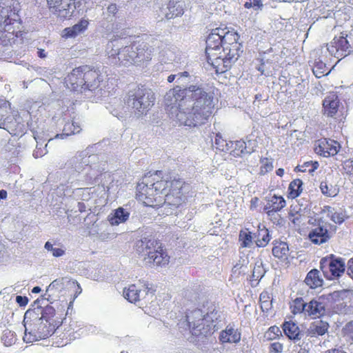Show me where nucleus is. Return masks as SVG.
<instances>
[{
    "mask_svg": "<svg viewBox=\"0 0 353 353\" xmlns=\"http://www.w3.org/2000/svg\"><path fill=\"white\" fill-rule=\"evenodd\" d=\"M215 101L212 94L196 85L188 88L176 85L165 96V110L179 125L195 128L207 123L214 114Z\"/></svg>",
    "mask_w": 353,
    "mask_h": 353,
    "instance_id": "nucleus-1",
    "label": "nucleus"
},
{
    "mask_svg": "<svg viewBox=\"0 0 353 353\" xmlns=\"http://www.w3.org/2000/svg\"><path fill=\"white\" fill-rule=\"evenodd\" d=\"M185 182L172 178L162 170L145 174L137 185L136 199L145 206L159 208L163 205L177 208L186 200L183 192Z\"/></svg>",
    "mask_w": 353,
    "mask_h": 353,
    "instance_id": "nucleus-2",
    "label": "nucleus"
},
{
    "mask_svg": "<svg viewBox=\"0 0 353 353\" xmlns=\"http://www.w3.org/2000/svg\"><path fill=\"white\" fill-rule=\"evenodd\" d=\"M20 3L17 0L0 1V43L3 46L23 43V32L19 30L21 23L19 16Z\"/></svg>",
    "mask_w": 353,
    "mask_h": 353,
    "instance_id": "nucleus-3",
    "label": "nucleus"
},
{
    "mask_svg": "<svg viewBox=\"0 0 353 353\" xmlns=\"http://www.w3.org/2000/svg\"><path fill=\"white\" fill-rule=\"evenodd\" d=\"M101 81L100 72L88 65L74 68L65 78L67 88L81 94L94 91L100 86Z\"/></svg>",
    "mask_w": 353,
    "mask_h": 353,
    "instance_id": "nucleus-4",
    "label": "nucleus"
},
{
    "mask_svg": "<svg viewBox=\"0 0 353 353\" xmlns=\"http://www.w3.org/2000/svg\"><path fill=\"white\" fill-rule=\"evenodd\" d=\"M206 44L209 45L210 49L222 47L221 52L231 56L233 60H238L243 52L240 35L234 29L227 27L212 30L207 37Z\"/></svg>",
    "mask_w": 353,
    "mask_h": 353,
    "instance_id": "nucleus-5",
    "label": "nucleus"
},
{
    "mask_svg": "<svg viewBox=\"0 0 353 353\" xmlns=\"http://www.w3.org/2000/svg\"><path fill=\"white\" fill-rule=\"evenodd\" d=\"M23 324L25 327L23 340L26 343L46 339L54 334L51 328H48L49 325L42 316H39L34 310L26 312Z\"/></svg>",
    "mask_w": 353,
    "mask_h": 353,
    "instance_id": "nucleus-6",
    "label": "nucleus"
},
{
    "mask_svg": "<svg viewBox=\"0 0 353 353\" xmlns=\"http://www.w3.org/2000/svg\"><path fill=\"white\" fill-rule=\"evenodd\" d=\"M137 252L150 264L165 266L170 261V256L163 249L162 243L154 239L144 237L136 243Z\"/></svg>",
    "mask_w": 353,
    "mask_h": 353,
    "instance_id": "nucleus-7",
    "label": "nucleus"
},
{
    "mask_svg": "<svg viewBox=\"0 0 353 353\" xmlns=\"http://www.w3.org/2000/svg\"><path fill=\"white\" fill-rule=\"evenodd\" d=\"M155 97L154 93L137 87L128 92L126 105L136 114H146L154 105Z\"/></svg>",
    "mask_w": 353,
    "mask_h": 353,
    "instance_id": "nucleus-8",
    "label": "nucleus"
},
{
    "mask_svg": "<svg viewBox=\"0 0 353 353\" xmlns=\"http://www.w3.org/2000/svg\"><path fill=\"white\" fill-rule=\"evenodd\" d=\"M326 50L331 57L337 59L353 54V28L348 32H341L339 35H336L330 43L326 44Z\"/></svg>",
    "mask_w": 353,
    "mask_h": 353,
    "instance_id": "nucleus-9",
    "label": "nucleus"
},
{
    "mask_svg": "<svg viewBox=\"0 0 353 353\" xmlns=\"http://www.w3.org/2000/svg\"><path fill=\"white\" fill-rule=\"evenodd\" d=\"M108 63L113 67L137 66L134 41L120 49L113 48L107 52Z\"/></svg>",
    "mask_w": 353,
    "mask_h": 353,
    "instance_id": "nucleus-10",
    "label": "nucleus"
},
{
    "mask_svg": "<svg viewBox=\"0 0 353 353\" xmlns=\"http://www.w3.org/2000/svg\"><path fill=\"white\" fill-rule=\"evenodd\" d=\"M320 269L324 277L329 281L339 279L345 272L344 259L333 254L323 257L320 261Z\"/></svg>",
    "mask_w": 353,
    "mask_h": 353,
    "instance_id": "nucleus-11",
    "label": "nucleus"
},
{
    "mask_svg": "<svg viewBox=\"0 0 353 353\" xmlns=\"http://www.w3.org/2000/svg\"><path fill=\"white\" fill-rule=\"evenodd\" d=\"M206 44L205 54L208 62L214 68L216 73L222 74L230 70L237 60H233L231 56L223 54L221 55V49L212 48L210 49Z\"/></svg>",
    "mask_w": 353,
    "mask_h": 353,
    "instance_id": "nucleus-12",
    "label": "nucleus"
},
{
    "mask_svg": "<svg viewBox=\"0 0 353 353\" xmlns=\"http://www.w3.org/2000/svg\"><path fill=\"white\" fill-rule=\"evenodd\" d=\"M0 128L6 130L12 136H22L25 133L24 124L13 117L10 107L7 105L0 106Z\"/></svg>",
    "mask_w": 353,
    "mask_h": 353,
    "instance_id": "nucleus-13",
    "label": "nucleus"
},
{
    "mask_svg": "<svg viewBox=\"0 0 353 353\" xmlns=\"http://www.w3.org/2000/svg\"><path fill=\"white\" fill-rule=\"evenodd\" d=\"M76 0H46L50 13L58 18L66 19L74 15Z\"/></svg>",
    "mask_w": 353,
    "mask_h": 353,
    "instance_id": "nucleus-14",
    "label": "nucleus"
},
{
    "mask_svg": "<svg viewBox=\"0 0 353 353\" xmlns=\"http://www.w3.org/2000/svg\"><path fill=\"white\" fill-rule=\"evenodd\" d=\"M68 314V311L65 310H55L52 306H46L43 308L41 316L44 319L46 323H48L49 327L54 333L55 331L63 324V320L65 319V316Z\"/></svg>",
    "mask_w": 353,
    "mask_h": 353,
    "instance_id": "nucleus-15",
    "label": "nucleus"
},
{
    "mask_svg": "<svg viewBox=\"0 0 353 353\" xmlns=\"http://www.w3.org/2000/svg\"><path fill=\"white\" fill-rule=\"evenodd\" d=\"M137 67H145L152 61L154 49L149 44L141 40L134 41Z\"/></svg>",
    "mask_w": 353,
    "mask_h": 353,
    "instance_id": "nucleus-16",
    "label": "nucleus"
},
{
    "mask_svg": "<svg viewBox=\"0 0 353 353\" xmlns=\"http://www.w3.org/2000/svg\"><path fill=\"white\" fill-rule=\"evenodd\" d=\"M314 152L323 157H329L336 155L339 149L340 144L330 139L321 138L315 141Z\"/></svg>",
    "mask_w": 353,
    "mask_h": 353,
    "instance_id": "nucleus-17",
    "label": "nucleus"
},
{
    "mask_svg": "<svg viewBox=\"0 0 353 353\" xmlns=\"http://www.w3.org/2000/svg\"><path fill=\"white\" fill-rule=\"evenodd\" d=\"M187 321L189 326L192 328L193 331L197 330L199 332L198 334L206 336L212 333V327L210 325H207V328H205L204 326L207 321L203 318L200 310H194L190 315H188Z\"/></svg>",
    "mask_w": 353,
    "mask_h": 353,
    "instance_id": "nucleus-18",
    "label": "nucleus"
},
{
    "mask_svg": "<svg viewBox=\"0 0 353 353\" xmlns=\"http://www.w3.org/2000/svg\"><path fill=\"white\" fill-rule=\"evenodd\" d=\"M265 202L263 210L270 219H272L276 213L281 211L286 206V201L281 195L273 194L266 197Z\"/></svg>",
    "mask_w": 353,
    "mask_h": 353,
    "instance_id": "nucleus-19",
    "label": "nucleus"
},
{
    "mask_svg": "<svg viewBox=\"0 0 353 353\" xmlns=\"http://www.w3.org/2000/svg\"><path fill=\"white\" fill-rule=\"evenodd\" d=\"M341 101L336 92H330L323 100L322 112L323 114L328 117H334L339 110Z\"/></svg>",
    "mask_w": 353,
    "mask_h": 353,
    "instance_id": "nucleus-20",
    "label": "nucleus"
},
{
    "mask_svg": "<svg viewBox=\"0 0 353 353\" xmlns=\"http://www.w3.org/2000/svg\"><path fill=\"white\" fill-rule=\"evenodd\" d=\"M332 297L334 301L332 306V312L338 314H346L348 311L350 299L342 292H334Z\"/></svg>",
    "mask_w": 353,
    "mask_h": 353,
    "instance_id": "nucleus-21",
    "label": "nucleus"
},
{
    "mask_svg": "<svg viewBox=\"0 0 353 353\" xmlns=\"http://www.w3.org/2000/svg\"><path fill=\"white\" fill-rule=\"evenodd\" d=\"M241 334L233 326L228 325L219 334V341L221 343H237L241 341Z\"/></svg>",
    "mask_w": 353,
    "mask_h": 353,
    "instance_id": "nucleus-22",
    "label": "nucleus"
},
{
    "mask_svg": "<svg viewBox=\"0 0 353 353\" xmlns=\"http://www.w3.org/2000/svg\"><path fill=\"white\" fill-rule=\"evenodd\" d=\"M308 236L310 240L316 245L324 243L330 239L328 230L322 226H319L313 229L309 233Z\"/></svg>",
    "mask_w": 353,
    "mask_h": 353,
    "instance_id": "nucleus-23",
    "label": "nucleus"
},
{
    "mask_svg": "<svg viewBox=\"0 0 353 353\" xmlns=\"http://www.w3.org/2000/svg\"><path fill=\"white\" fill-rule=\"evenodd\" d=\"M305 314L313 318H320L325 314V307L323 302L316 299L307 303Z\"/></svg>",
    "mask_w": 353,
    "mask_h": 353,
    "instance_id": "nucleus-24",
    "label": "nucleus"
},
{
    "mask_svg": "<svg viewBox=\"0 0 353 353\" xmlns=\"http://www.w3.org/2000/svg\"><path fill=\"white\" fill-rule=\"evenodd\" d=\"M89 25V21L86 19H82L72 27L65 28L63 30V35L65 38H74L78 34L83 32Z\"/></svg>",
    "mask_w": 353,
    "mask_h": 353,
    "instance_id": "nucleus-25",
    "label": "nucleus"
},
{
    "mask_svg": "<svg viewBox=\"0 0 353 353\" xmlns=\"http://www.w3.org/2000/svg\"><path fill=\"white\" fill-rule=\"evenodd\" d=\"M80 330V325L77 321L70 320L68 324H65L63 330L59 336L62 340H65L66 342L72 341L76 339L75 334Z\"/></svg>",
    "mask_w": 353,
    "mask_h": 353,
    "instance_id": "nucleus-26",
    "label": "nucleus"
},
{
    "mask_svg": "<svg viewBox=\"0 0 353 353\" xmlns=\"http://www.w3.org/2000/svg\"><path fill=\"white\" fill-rule=\"evenodd\" d=\"M130 213L122 207L114 210L108 217L111 225H118L128 220Z\"/></svg>",
    "mask_w": 353,
    "mask_h": 353,
    "instance_id": "nucleus-27",
    "label": "nucleus"
},
{
    "mask_svg": "<svg viewBox=\"0 0 353 353\" xmlns=\"http://www.w3.org/2000/svg\"><path fill=\"white\" fill-rule=\"evenodd\" d=\"M330 325L327 322L319 320L311 323L309 329V335L312 337L323 336L327 332Z\"/></svg>",
    "mask_w": 353,
    "mask_h": 353,
    "instance_id": "nucleus-28",
    "label": "nucleus"
},
{
    "mask_svg": "<svg viewBox=\"0 0 353 353\" xmlns=\"http://www.w3.org/2000/svg\"><path fill=\"white\" fill-rule=\"evenodd\" d=\"M305 284L312 289H315L323 285V280L320 276L317 269L311 270L305 279Z\"/></svg>",
    "mask_w": 353,
    "mask_h": 353,
    "instance_id": "nucleus-29",
    "label": "nucleus"
},
{
    "mask_svg": "<svg viewBox=\"0 0 353 353\" xmlns=\"http://www.w3.org/2000/svg\"><path fill=\"white\" fill-rule=\"evenodd\" d=\"M256 244L258 247H265L270 241L269 230L261 223L258 225L256 233L254 234Z\"/></svg>",
    "mask_w": 353,
    "mask_h": 353,
    "instance_id": "nucleus-30",
    "label": "nucleus"
},
{
    "mask_svg": "<svg viewBox=\"0 0 353 353\" xmlns=\"http://www.w3.org/2000/svg\"><path fill=\"white\" fill-rule=\"evenodd\" d=\"M80 125L73 121H67L63 126V132L55 135L54 139H65L67 137L80 132Z\"/></svg>",
    "mask_w": 353,
    "mask_h": 353,
    "instance_id": "nucleus-31",
    "label": "nucleus"
},
{
    "mask_svg": "<svg viewBox=\"0 0 353 353\" xmlns=\"http://www.w3.org/2000/svg\"><path fill=\"white\" fill-rule=\"evenodd\" d=\"M274 257L279 259H286L289 253V247L287 243L281 241H275L272 250Z\"/></svg>",
    "mask_w": 353,
    "mask_h": 353,
    "instance_id": "nucleus-32",
    "label": "nucleus"
},
{
    "mask_svg": "<svg viewBox=\"0 0 353 353\" xmlns=\"http://www.w3.org/2000/svg\"><path fill=\"white\" fill-rule=\"evenodd\" d=\"M228 144V151H226V153L234 157H240L246 150V143L244 141H230Z\"/></svg>",
    "mask_w": 353,
    "mask_h": 353,
    "instance_id": "nucleus-33",
    "label": "nucleus"
},
{
    "mask_svg": "<svg viewBox=\"0 0 353 353\" xmlns=\"http://www.w3.org/2000/svg\"><path fill=\"white\" fill-rule=\"evenodd\" d=\"M290 310L294 315L305 314L307 303H305L302 297H296L289 303Z\"/></svg>",
    "mask_w": 353,
    "mask_h": 353,
    "instance_id": "nucleus-34",
    "label": "nucleus"
},
{
    "mask_svg": "<svg viewBox=\"0 0 353 353\" xmlns=\"http://www.w3.org/2000/svg\"><path fill=\"white\" fill-rule=\"evenodd\" d=\"M302 185L303 182L299 179H296L291 181L288 188V198L294 199L298 197L303 190Z\"/></svg>",
    "mask_w": 353,
    "mask_h": 353,
    "instance_id": "nucleus-35",
    "label": "nucleus"
},
{
    "mask_svg": "<svg viewBox=\"0 0 353 353\" xmlns=\"http://www.w3.org/2000/svg\"><path fill=\"white\" fill-rule=\"evenodd\" d=\"M283 329L285 334L290 339H299L300 333L298 325L292 321H286L283 323Z\"/></svg>",
    "mask_w": 353,
    "mask_h": 353,
    "instance_id": "nucleus-36",
    "label": "nucleus"
},
{
    "mask_svg": "<svg viewBox=\"0 0 353 353\" xmlns=\"http://www.w3.org/2000/svg\"><path fill=\"white\" fill-rule=\"evenodd\" d=\"M140 290L132 284L123 291L124 297L130 303H136L139 301Z\"/></svg>",
    "mask_w": 353,
    "mask_h": 353,
    "instance_id": "nucleus-37",
    "label": "nucleus"
},
{
    "mask_svg": "<svg viewBox=\"0 0 353 353\" xmlns=\"http://www.w3.org/2000/svg\"><path fill=\"white\" fill-rule=\"evenodd\" d=\"M312 72L316 78H321L330 73L327 70L326 64L321 59L315 60L313 66Z\"/></svg>",
    "mask_w": 353,
    "mask_h": 353,
    "instance_id": "nucleus-38",
    "label": "nucleus"
},
{
    "mask_svg": "<svg viewBox=\"0 0 353 353\" xmlns=\"http://www.w3.org/2000/svg\"><path fill=\"white\" fill-rule=\"evenodd\" d=\"M259 303L261 310L263 312H268L272 307V299L270 293L263 291L259 296Z\"/></svg>",
    "mask_w": 353,
    "mask_h": 353,
    "instance_id": "nucleus-39",
    "label": "nucleus"
},
{
    "mask_svg": "<svg viewBox=\"0 0 353 353\" xmlns=\"http://www.w3.org/2000/svg\"><path fill=\"white\" fill-rule=\"evenodd\" d=\"M288 219L294 226L299 227L303 221V216L301 211L296 210L295 207L290 206Z\"/></svg>",
    "mask_w": 353,
    "mask_h": 353,
    "instance_id": "nucleus-40",
    "label": "nucleus"
},
{
    "mask_svg": "<svg viewBox=\"0 0 353 353\" xmlns=\"http://www.w3.org/2000/svg\"><path fill=\"white\" fill-rule=\"evenodd\" d=\"M273 162L274 159L272 158L261 157L259 159V174L265 175L271 172L274 168Z\"/></svg>",
    "mask_w": 353,
    "mask_h": 353,
    "instance_id": "nucleus-41",
    "label": "nucleus"
},
{
    "mask_svg": "<svg viewBox=\"0 0 353 353\" xmlns=\"http://www.w3.org/2000/svg\"><path fill=\"white\" fill-rule=\"evenodd\" d=\"M324 211L327 213L330 219L337 224H341L345 221V216L342 212H337L330 206H325Z\"/></svg>",
    "mask_w": 353,
    "mask_h": 353,
    "instance_id": "nucleus-42",
    "label": "nucleus"
},
{
    "mask_svg": "<svg viewBox=\"0 0 353 353\" xmlns=\"http://www.w3.org/2000/svg\"><path fill=\"white\" fill-rule=\"evenodd\" d=\"M319 166V163L318 161H310L304 162L302 165H299L296 167L295 170L298 172L312 173L316 170Z\"/></svg>",
    "mask_w": 353,
    "mask_h": 353,
    "instance_id": "nucleus-43",
    "label": "nucleus"
},
{
    "mask_svg": "<svg viewBox=\"0 0 353 353\" xmlns=\"http://www.w3.org/2000/svg\"><path fill=\"white\" fill-rule=\"evenodd\" d=\"M242 248L249 247L252 242V233L248 229L241 230L239 236Z\"/></svg>",
    "mask_w": 353,
    "mask_h": 353,
    "instance_id": "nucleus-44",
    "label": "nucleus"
},
{
    "mask_svg": "<svg viewBox=\"0 0 353 353\" xmlns=\"http://www.w3.org/2000/svg\"><path fill=\"white\" fill-rule=\"evenodd\" d=\"M214 145L216 148L221 152L226 153V151H228V141L225 140L219 132L216 133L215 136Z\"/></svg>",
    "mask_w": 353,
    "mask_h": 353,
    "instance_id": "nucleus-45",
    "label": "nucleus"
},
{
    "mask_svg": "<svg viewBox=\"0 0 353 353\" xmlns=\"http://www.w3.org/2000/svg\"><path fill=\"white\" fill-rule=\"evenodd\" d=\"M281 336L280 328L276 325L271 326L265 333V337L269 341H272Z\"/></svg>",
    "mask_w": 353,
    "mask_h": 353,
    "instance_id": "nucleus-46",
    "label": "nucleus"
},
{
    "mask_svg": "<svg viewBox=\"0 0 353 353\" xmlns=\"http://www.w3.org/2000/svg\"><path fill=\"white\" fill-rule=\"evenodd\" d=\"M321 192L327 196H334L336 193L332 186L329 187L326 181H322L320 185Z\"/></svg>",
    "mask_w": 353,
    "mask_h": 353,
    "instance_id": "nucleus-47",
    "label": "nucleus"
},
{
    "mask_svg": "<svg viewBox=\"0 0 353 353\" xmlns=\"http://www.w3.org/2000/svg\"><path fill=\"white\" fill-rule=\"evenodd\" d=\"M344 335L353 342V321L348 322L343 327Z\"/></svg>",
    "mask_w": 353,
    "mask_h": 353,
    "instance_id": "nucleus-48",
    "label": "nucleus"
},
{
    "mask_svg": "<svg viewBox=\"0 0 353 353\" xmlns=\"http://www.w3.org/2000/svg\"><path fill=\"white\" fill-rule=\"evenodd\" d=\"M283 344L279 342H274L270 345L269 353H281L283 352Z\"/></svg>",
    "mask_w": 353,
    "mask_h": 353,
    "instance_id": "nucleus-49",
    "label": "nucleus"
},
{
    "mask_svg": "<svg viewBox=\"0 0 353 353\" xmlns=\"http://www.w3.org/2000/svg\"><path fill=\"white\" fill-rule=\"evenodd\" d=\"M343 169L348 174H353V159L345 160L343 163Z\"/></svg>",
    "mask_w": 353,
    "mask_h": 353,
    "instance_id": "nucleus-50",
    "label": "nucleus"
},
{
    "mask_svg": "<svg viewBox=\"0 0 353 353\" xmlns=\"http://www.w3.org/2000/svg\"><path fill=\"white\" fill-rule=\"evenodd\" d=\"M260 199L257 196L252 197L250 200V209L252 211L256 210L259 205Z\"/></svg>",
    "mask_w": 353,
    "mask_h": 353,
    "instance_id": "nucleus-51",
    "label": "nucleus"
},
{
    "mask_svg": "<svg viewBox=\"0 0 353 353\" xmlns=\"http://www.w3.org/2000/svg\"><path fill=\"white\" fill-rule=\"evenodd\" d=\"M28 299L27 296H17L16 301L21 307H25L28 303Z\"/></svg>",
    "mask_w": 353,
    "mask_h": 353,
    "instance_id": "nucleus-52",
    "label": "nucleus"
},
{
    "mask_svg": "<svg viewBox=\"0 0 353 353\" xmlns=\"http://www.w3.org/2000/svg\"><path fill=\"white\" fill-rule=\"evenodd\" d=\"M347 274L353 279V257L347 262Z\"/></svg>",
    "mask_w": 353,
    "mask_h": 353,
    "instance_id": "nucleus-53",
    "label": "nucleus"
},
{
    "mask_svg": "<svg viewBox=\"0 0 353 353\" xmlns=\"http://www.w3.org/2000/svg\"><path fill=\"white\" fill-rule=\"evenodd\" d=\"M52 255L55 257L61 256L64 254L65 251L62 248H55L52 251Z\"/></svg>",
    "mask_w": 353,
    "mask_h": 353,
    "instance_id": "nucleus-54",
    "label": "nucleus"
},
{
    "mask_svg": "<svg viewBox=\"0 0 353 353\" xmlns=\"http://www.w3.org/2000/svg\"><path fill=\"white\" fill-rule=\"evenodd\" d=\"M108 12L109 13L112 14L113 15L116 14L118 12L117 6L116 3H111L108 7Z\"/></svg>",
    "mask_w": 353,
    "mask_h": 353,
    "instance_id": "nucleus-55",
    "label": "nucleus"
},
{
    "mask_svg": "<svg viewBox=\"0 0 353 353\" xmlns=\"http://www.w3.org/2000/svg\"><path fill=\"white\" fill-rule=\"evenodd\" d=\"M62 284V282L60 280L56 279L53 281L48 286V290H53L54 288H57Z\"/></svg>",
    "mask_w": 353,
    "mask_h": 353,
    "instance_id": "nucleus-56",
    "label": "nucleus"
},
{
    "mask_svg": "<svg viewBox=\"0 0 353 353\" xmlns=\"http://www.w3.org/2000/svg\"><path fill=\"white\" fill-rule=\"evenodd\" d=\"M252 6L256 8H261L263 7L261 0H253Z\"/></svg>",
    "mask_w": 353,
    "mask_h": 353,
    "instance_id": "nucleus-57",
    "label": "nucleus"
},
{
    "mask_svg": "<svg viewBox=\"0 0 353 353\" xmlns=\"http://www.w3.org/2000/svg\"><path fill=\"white\" fill-rule=\"evenodd\" d=\"M37 54L39 57L43 59L46 57V54L43 49H38Z\"/></svg>",
    "mask_w": 353,
    "mask_h": 353,
    "instance_id": "nucleus-58",
    "label": "nucleus"
},
{
    "mask_svg": "<svg viewBox=\"0 0 353 353\" xmlns=\"http://www.w3.org/2000/svg\"><path fill=\"white\" fill-rule=\"evenodd\" d=\"M45 248L46 250H48V251H52V250L54 249V248L52 247V244L49 242V241H47L45 244Z\"/></svg>",
    "mask_w": 353,
    "mask_h": 353,
    "instance_id": "nucleus-59",
    "label": "nucleus"
},
{
    "mask_svg": "<svg viewBox=\"0 0 353 353\" xmlns=\"http://www.w3.org/2000/svg\"><path fill=\"white\" fill-rule=\"evenodd\" d=\"M285 173L284 169L279 168L276 170V174L277 176L282 177Z\"/></svg>",
    "mask_w": 353,
    "mask_h": 353,
    "instance_id": "nucleus-60",
    "label": "nucleus"
},
{
    "mask_svg": "<svg viewBox=\"0 0 353 353\" xmlns=\"http://www.w3.org/2000/svg\"><path fill=\"white\" fill-rule=\"evenodd\" d=\"M7 197V192L4 190H0V200L5 199Z\"/></svg>",
    "mask_w": 353,
    "mask_h": 353,
    "instance_id": "nucleus-61",
    "label": "nucleus"
},
{
    "mask_svg": "<svg viewBox=\"0 0 353 353\" xmlns=\"http://www.w3.org/2000/svg\"><path fill=\"white\" fill-rule=\"evenodd\" d=\"M79 210L80 212H84L85 209V205L83 203L79 202L78 203Z\"/></svg>",
    "mask_w": 353,
    "mask_h": 353,
    "instance_id": "nucleus-62",
    "label": "nucleus"
},
{
    "mask_svg": "<svg viewBox=\"0 0 353 353\" xmlns=\"http://www.w3.org/2000/svg\"><path fill=\"white\" fill-rule=\"evenodd\" d=\"M41 292V288L39 286L34 287L32 290V292L34 294L39 293Z\"/></svg>",
    "mask_w": 353,
    "mask_h": 353,
    "instance_id": "nucleus-63",
    "label": "nucleus"
},
{
    "mask_svg": "<svg viewBox=\"0 0 353 353\" xmlns=\"http://www.w3.org/2000/svg\"><path fill=\"white\" fill-rule=\"evenodd\" d=\"M175 77H176V75L175 74H170V76H168V81L169 83H172L174 81L175 79Z\"/></svg>",
    "mask_w": 353,
    "mask_h": 353,
    "instance_id": "nucleus-64",
    "label": "nucleus"
}]
</instances>
